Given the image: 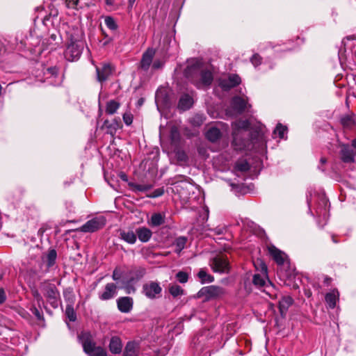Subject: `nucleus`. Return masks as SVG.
Instances as JSON below:
<instances>
[{
  "label": "nucleus",
  "mask_w": 356,
  "mask_h": 356,
  "mask_svg": "<svg viewBox=\"0 0 356 356\" xmlns=\"http://www.w3.org/2000/svg\"><path fill=\"white\" fill-rule=\"evenodd\" d=\"M184 74L198 88L209 86L213 81L212 72L209 70L204 69L199 61L188 65L185 70Z\"/></svg>",
  "instance_id": "f257e3e1"
},
{
  "label": "nucleus",
  "mask_w": 356,
  "mask_h": 356,
  "mask_svg": "<svg viewBox=\"0 0 356 356\" xmlns=\"http://www.w3.org/2000/svg\"><path fill=\"white\" fill-rule=\"evenodd\" d=\"M146 274V269L143 266L133 267L129 272V277L122 282L123 288L128 294L136 292L135 284H137Z\"/></svg>",
  "instance_id": "f03ea898"
},
{
  "label": "nucleus",
  "mask_w": 356,
  "mask_h": 356,
  "mask_svg": "<svg viewBox=\"0 0 356 356\" xmlns=\"http://www.w3.org/2000/svg\"><path fill=\"white\" fill-rule=\"evenodd\" d=\"M79 338L82 343L84 352L88 356H107L106 351L101 346H96L89 333L83 332Z\"/></svg>",
  "instance_id": "7ed1b4c3"
},
{
  "label": "nucleus",
  "mask_w": 356,
  "mask_h": 356,
  "mask_svg": "<svg viewBox=\"0 0 356 356\" xmlns=\"http://www.w3.org/2000/svg\"><path fill=\"white\" fill-rule=\"evenodd\" d=\"M261 274H254L253 276L252 282L254 285L258 287H265L264 291L267 294H268L270 297L275 296V298H276L275 294H272L273 291L275 289L274 286L267 279V267L264 264H261Z\"/></svg>",
  "instance_id": "20e7f679"
},
{
  "label": "nucleus",
  "mask_w": 356,
  "mask_h": 356,
  "mask_svg": "<svg viewBox=\"0 0 356 356\" xmlns=\"http://www.w3.org/2000/svg\"><path fill=\"white\" fill-rule=\"evenodd\" d=\"M84 42L81 40H73L71 39L70 43L67 46L64 56L68 61L77 60L83 50Z\"/></svg>",
  "instance_id": "39448f33"
},
{
  "label": "nucleus",
  "mask_w": 356,
  "mask_h": 356,
  "mask_svg": "<svg viewBox=\"0 0 356 356\" xmlns=\"http://www.w3.org/2000/svg\"><path fill=\"white\" fill-rule=\"evenodd\" d=\"M233 127V145L235 147H245L247 141L243 140L240 141V136L243 131H246L250 127V122L248 120H238L232 123Z\"/></svg>",
  "instance_id": "423d86ee"
},
{
  "label": "nucleus",
  "mask_w": 356,
  "mask_h": 356,
  "mask_svg": "<svg viewBox=\"0 0 356 356\" xmlns=\"http://www.w3.org/2000/svg\"><path fill=\"white\" fill-rule=\"evenodd\" d=\"M142 293L149 300H156L161 297L162 287L159 282L149 281L143 285Z\"/></svg>",
  "instance_id": "0eeeda50"
},
{
  "label": "nucleus",
  "mask_w": 356,
  "mask_h": 356,
  "mask_svg": "<svg viewBox=\"0 0 356 356\" xmlns=\"http://www.w3.org/2000/svg\"><path fill=\"white\" fill-rule=\"evenodd\" d=\"M210 266L215 273H228L230 266L227 257L223 255H218L210 261Z\"/></svg>",
  "instance_id": "6e6552de"
},
{
  "label": "nucleus",
  "mask_w": 356,
  "mask_h": 356,
  "mask_svg": "<svg viewBox=\"0 0 356 356\" xmlns=\"http://www.w3.org/2000/svg\"><path fill=\"white\" fill-rule=\"evenodd\" d=\"M106 218L104 216H98L87 221L83 224L79 230L82 232H95L104 227L106 225Z\"/></svg>",
  "instance_id": "1a4fd4ad"
},
{
  "label": "nucleus",
  "mask_w": 356,
  "mask_h": 356,
  "mask_svg": "<svg viewBox=\"0 0 356 356\" xmlns=\"http://www.w3.org/2000/svg\"><path fill=\"white\" fill-rule=\"evenodd\" d=\"M225 293V289L220 286L211 285L202 287L197 293L199 298H204L206 300L216 298Z\"/></svg>",
  "instance_id": "9d476101"
},
{
  "label": "nucleus",
  "mask_w": 356,
  "mask_h": 356,
  "mask_svg": "<svg viewBox=\"0 0 356 356\" xmlns=\"http://www.w3.org/2000/svg\"><path fill=\"white\" fill-rule=\"evenodd\" d=\"M97 80L102 83L106 81L114 72L115 68L110 63H102L101 66H96Z\"/></svg>",
  "instance_id": "9b49d317"
},
{
  "label": "nucleus",
  "mask_w": 356,
  "mask_h": 356,
  "mask_svg": "<svg viewBox=\"0 0 356 356\" xmlns=\"http://www.w3.org/2000/svg\"><path fill=\"white\" fill-rule=\"evenodd\" d=\"M45 297L54 308H57L60 304V293L54 284H49L45 289Z\"/></svg>",
  "instance_id": "f8f14e48"
},
{
  "label": "nucleus",
  "mask_w": 356,
  "mask_h": 356,
  "mask_svg": "<svg viewBox=\"0 0 356 356\" xmlns=\"http://www.w3.org/2000/svg\"><path fill=\"white\" fill-rule=\"evenodd\" d=\"M241 82V78L238 75L232 74H229L227 77L221 78L219 79V86L225 91L230 90L232 88L239 85Z\"/></svg>",
  "instance_id": "ddd939ff"
},
{
  "label": "nucleus",
  "mask_w": 356,
  "mask_h": 356,
  "mask_svg": "<svg viewBox=\"0 0 356 356\" xmlns=\"http://www.w3.org/2000/svg\"><path fill=\"white\" fill-rule=\"evenodd\" d=\"M231 107L236 113L241 114L248 108V107H250V105L248 104L245 99L236 96L232 99Z\"/></svg>",
  "instance_id": "4468645a"
},
{
  "label": "nucleus",
  "mask_w": 356,
  "mask_h": 356,
  "mask_svg": "<svg viewBox=\"0 0 356 356\" xmlns=\"http://www.w3.org/2000/svg\"><path fill=\"white\" fill-rule=\"evenodd\" d=\"M118 286L115 284L110 282L106 284L102 292L99 293V298L102 300H108L117 295Z\"/></svg>",
  "instance_id": "2eb2a0df"
},
{
  "label": "nucleus",
  "mask_w": 356,
  "mask_h": 356,
  "mask_svg": "<svg viewBox=\"0 0 356 356\" xmlns=\"http://www.w3.org/2000/svg\"><path fill=\"white\" fill-rule=\"evenodd\" d=\"M356 152L353 150V147L348 145H341L340 156L341 159L344 163H353L355 161V156Z\"/></svg>",
  "instance_id": "dca6fc26"
},
{
  "label": "nucleus",
  "mask_w": 356,
  "mask_h": 356,
  "mask_svg": "<svg viewBox=\"0 0 356 356\" xmlns=\"http://www.w3.org/2000/svg\"><path fill=\"white\" fill-rule=\"evenodd\" d=\"M330 204L325 197H321L318 205L316 209V215L318 218L327 220L329 216Z\"/></svg>",
  "instance_id": "f3484780"
},
{
  "label": "nucleus",
  "mask_w": 356,
  "mask_h": 356,
  "mask_svg": "<svg viewBox=\"0 0 356 356\" xmlns=\"http://www.w3.org/2000/svg\"><path fill=\"white\" fill-rule=\"evenodd\" d=\"M155 55V50L152 48H148L143 54L140 67L144 71H147L152 63L153 58Z\"/></svg>",
  "instance_id": "a211bd4d"
},
{
  "label": "nucleus",
  "mask_w": 356,
  "mask_h": 356,
  "mask_svg": "<svg viewBox=\"0 0 356 356\" xmlns=\"http://www.w3.org/2000/svg\"><path fill=\"white\" fill-rule=\"evenodd\" d=\"M134 301L131 297H120L117 300L118 309L122 313H129L133 308Z\"/></svg>",
  "instance_id": "6ab92c4d"
},
{
  "label": "nucleus",
  "mask_w": 356,
  "mask_h": 356,
  "mask_svg": "<svg viewBox=\"0 0 356 356\" xmlns=\"http://www.w3.org/2000/svg\"><path fill=\"white\" fill-rule=\"evenodd\" d=\"M108 348L112 354H120L122 350V342L119 337L113 336L111 338Z\"/></svg>",
  "instance_id": "aec40b11"
},
{
  "label": "nucleus",
  "mask_w": 356,
  "mask_h": 356,
  "mask_svg": "<svg viewBox=\"0 0 356 356\" xmlns=\"http://www.w3.org/2000/svg\"><path fill=\"white\" fill-rule=\"evenodd\" d=\"M268 251L273 259L278 265L284 264L286 255L283 252L275 246L268 247Z\"/></svg>",
  "instance_id": "412c9836"
},
{
  "label": "nucleus",
  "mask_w": 356,
  "mask_h": 356,
  "mask_svg": "<svg viewBox=\"0 0 356 356\" xmlns=\"http://www.w3.org/2000/svg\"><path fill=\"white\" fill-rule=\"evenodd\" d=\"M139 345L135 341H129L124 348L123 356H138Z\"/></svg>",
  "instance_id": "4be33fe9"
},
{
  "label": "nucleus",
  "mask_w": 356,
  "mask_h": 356,
  "mask_svg": "<svg viewBox=\"0 0 356 356\" xmlns=\"http://www.w3.org/2000/svg\"><path fill=\"white\" fill-rule=\"evenodd\" d=\"M341 124L345 130H352L355 129L356 122L353 115H345L341 118Z\"/></svg>",
  "instance_id": "5701e85b"
},
{
  "label": "nucleus",
  "mask_w": 356,
  "mask_h": 356,
  "mask_svg": "<svg viewBox=\"0 0 356 356\" xmlns=\"http://www.w3.org/2000/svg\"><path fill=\"white\" fill-rule=\"evenodd\" d=\"M293 300L291 297L282 296L279 300V309L282 316L285 315L289 307L293 304Z\"/></svg>",
  "instance_id": "b1692460"
},
{
  "label": "nucleus",
  "mask_w": 356,
  "mask_h": 356,
  "mask_svg": "<svg viewBox=\"0 0 356 356\" xmlns=\"http://www.w3.org/2000/svg\"><path fill=\"white\" fill-rule=\"evenodd\" d=\"M339 291L337 289H333L332 291L325 295V302L329 308L334 309L336 307L337 302L339 299Z\"/></svg>",
  "instance_id": "393cba45"
},
{
  "label": "nucleus",
  "mask_w": 356,
  "mask_h": 356,
  "mask_svg": "<svg viewBox=\"0 0 356 356\" xmlns=\"http://www.w3.org/2000/svg\"><path fill=\"white\" fill-rule=\"evenodd\" d=\"M136 234L141 242L145 243L149 241L152 237V232L149 229L143 227H139L136 229Z\"/></svg>",
  "instance_id": "a878e982"
},
{
  "label": "nucleus",
  "mask_w": 356,
  "mask_h": 356,
  "mask_svg": "<svg viewBox=\"0 0 356 356\" xmlns=\"http://www.w3.org/2000/svg\"><path fill=\"white\" fill-rule=\"evenodd\" d=\"M104 126L107 129V132L111 135H114L116 131L121 127L120 120L115 119L112 122L105 120Z\"/></svg>",
  "instance_id": "bb28decb"
},
{
  "label": "nucleus",
  "mask_w": 356,
  "mask_h": 356,
  "mask_svg": "<svg viewBox=\"0 0 356 356\" xmlns=\"http://www.w3.org/2000/svg\"><path fill=\"white\" fill-rule=\"evenodd\" d=\"M206 137L211 142H216L221 137V132L218 128L212 127L207 131Z\"/></svg>",
  "instance_id": "cd10ccee"
},
{
  "label": "nucleus",
  "mask_w": 356,
  "mask_h": 356,
  "mask_svg": "<svg viewBox=\"0 0 356 356\" xmlns=\"http://www.w3.org/2000/svg\"><path fill=\"white\" fill-rule=\"evenodd\" d=\"M193 104V99L188 95H184L179 101L178 106L183 111L188 110Z\"/></svg>",
  "instance_id": "c85d7f7f"
},
{
  "label": "nucleus",
  "mask_w": 356,
  "mask_h": 356,
  "mask_svg": "<svg viewBox=\"0 0 356 356\" xmlns=\"http://www.w3.org/2000/svg\"><path fill=\"white\" fill-rule=\"evenodd\" d=\"M164 222L165 216L160 213H155L152 214L149 224L152 227H158L163 225Z\"/></svg>",
  "instance_id": "c756f323"
},
{
  "label": "nucleus",
  "mask_w": 356,
  "mask_h": 356,
  "mask_svg": "<svg viewBox=\"0 0 356 356\" xmlns=\"http://www.w3.org/2000/svg\"><path fill=\"white\" fill-rule=\"evenodd\" d=\"M197 277L202 284L211 283L214 280L213 276L209 274L204 268H201L197 273Z\"/></svg>",
  "instance_id": "7c9ffc66"
},
{
  "label": "nucleus",
  "mask_w": 356,
  "mask_h": 356,
  "mask_svg": "<svg viewBox=\"0 0 356 356\" xmlns=\"http://www.w3.org/2000/svg\"><path fill=\"white\" fill-rule=\"evenodd\" d=\"M120 236L122 240L129 244H134L136 241V235L133 231H122Z\"/></svg>",
  "instance_id": "2f4dec72"
},
{
  "label": "nucleus",
  "mask_w": 356,
  "mask_h": 356,
  "mask_svg": "<svg viewBox=\"0 0 356 356\" xmlns=\"http://www.w3.org/2000/svg\"><path fill=\"white\" fill-rule=\"evenodd\" d=\"M57 258V252L54 249H51L48 251L46 255V261L47 267L50 268L55 264Z\"/></svg>",
  "instance_id": "473e14b6"
},
{
  "label": "nucleus",
  "mask_w": 356,
  "mask_h": 356,
  "mask_svg": "<svg viewBox=\"0 0 356 356\" xmlns=\"http://www.w3.org/2000/svg\"><path fill=\"white\" fill-rule=\"evenodd\" d=\"M65 315L70 321H75L76 320V314L73 307V300L70 304H67L65 309Z\"/></svg>",
  "instance_id": "72a5a7b5"
},
{
  "label": "nucleus",
  "mask_w": 356,
  "mask_h": 356,
  "mask_svg": "<svg viewBox=\"0 0 356 356\" xmlns=\"http://www.w3.org/2000/svg\"><path fill=\"white\" fill-rule=\"evenodd\" d=\"M187 242V238L185 236H179L176 238L175 241V252L179 254L181 250L184 248Z\"/></svg>",
  "instance_id": "f704fd0d"
},
{
  "label": "nucleus",
  "mask_w": 356,
  "mask_h": 356,
  "mask_svg": "<svg viewBox=\"0 0 356 356\" xmlns=\"http://www.w3.org/2000/svg\"><path fill=\"white\" fill-rule=\"evenodd\" d=\"M120 107V103L115 101V100H111L107 102L106 104V112L107 114L113 115Z\"/></svg>",
  "instance_id": "c9c22d12"
},
{
  "label": "nucleus",
  "mask_w": 356,
  "mask_h": 356,
  "mask_svg": "<svg viewBox=\"0 0 356 356\" xmlns=\"http://www.w3.org/2000/svg\"><path fill=\"white\" fill-rule=\"evenodd\" d=\"M129 185L134 192H145L149 191L152 188V185L138 184L132 182H130Z\"/></svg>",
  "instance_id": "e433bc0d"
},
{
  "label": "nucleus",
  "mask_w": 356,
  "mask_h": 356,
  "mask_svg": "<svg viewBox=\"0 0 356 356\" xmlns=\"http://www.w3.org/2000/svg\"><path fill=\"white\" fill-rule=\"evenodd\" d=\"M170 138L173 145H177L180 140V133L176 127H172L170 129Z\"/></svg>",
  "instance_id": "4c0bfd02"
},
{
  "label": "nucleus",
  "mask_w": 356,
  "mask_h": 356,
  "mask_svg": "<svg viewBox=\"0 0 356 356\" xmlns=\"http://www.w3.org/2000/svg\"><path fill=\"white\" fill-rule=\"evenodd\" d=\"M235 169L240 172H246L249 170L250 165L246 160H240L236 163Z\"/></svg>",
  "instance_id": "58836bf2"
},
{
  "label": "nucleus",
  "mask_w": 356,
  "mask_h": 356,
  "mask_svg": "<svg viewBox=\"0 0 356 356\" xmlns=\"http://www.w3.org/2000/svg\"><path fill=\"white\" fill-rule=\"evenodd\" d=\"M104 23L106 26L111 31H115L118 27L114 18L111 16H106L105 17Z\"/></svg>",
  "instance_id": "ea45409f"
},
{
  "label": "nucleus",
  "mask_w": 356,
  "mask_h": 356,
  "mask_svg": "<svg viewBox=\"0 0 356 356\" xmlns=\"http://www.w3.org/2000/svg\"><path fill=\"white\" fill-rule=\"evenodd\" d=\"M287 131V127L283 126L282 124H278L273 131L274 135H277L280 138L282 139L284 138V134Z\"/></svg>",
  "instance_id": "a19ab883"
},
{
  "label": "nucleus",
  "mask_w": 356,
  "mask_h": 356,
  "mask_svg": "<svg viewBox=\"0 0 356 356\" xmlns=\"http://www.w3.org/2000/svg\"><path fill=\"white\" fill-rule=\"evenodd\" d=\"M169 292L173 297H177L183 294V289L177 284H173L169 287Z\"/></svg>",
  "instance_id": "79ce46f5"
},
{
  "label": "nucleus",
  "mask_w": 356,
  "mask_h": 356,
  "mask_svg": "<svg viewBox=\"0 0 356 356\" xmlns=\"http://www.w3.org/2000/svg\"><path fill=\"white\" fill-rule=\"evenodd\" d=\"M176 278L180 283H186L188 280V275L185 272L179 271L177 273Z\"/></svg>",
  "instance_id": "37998d69"
},
{
  "label": "nucleus",
  "mask_w": 356,
  "mask_h": 356,
  "mask_svg": "<svg viewBox=\"0 0 356 356\" xmlns=\"http://www.w3.org/2000/svg\"><path fill=\"white\" fill-rule=\"evenodd\" d=\"M122 276V271L120 268H115L113 271L112 279L116 282H119Z\"/></svg>",
  "instance_id": "c03bdc74"
},
{
  "label": "nucleus",
  "mask_w": 356,
  "mask_h": 356,
  "mask_svg": "<svg viewBox=\"0 0 356 356\" xmlns=\"http://www.w3.org/2000/svg\"><path fill=\"white\" fill-rule=\"evenodd\" d=\"M79 0H66L65 4L68 8L79 9Z\"/></svg>",
  "instance_id": "a18cd8bd"
},
{
  "label": "nucleus",
  "mask_w": 356,
  "mask_h": 356,
  "mask_svg": "<svg viewBox=\"0 0 356 356\" xmlns=\"http://www.w3.org/2000/svg\"><path fill=\"white\" fill-rule=\"evenodd\" d=\"M64 296L65 300L68 302V304H70L72 299L73 301L74 300V296L72 293V290L69 289L64 291Z\"/></svg>",
  "instance_id": "49530a36"
},
{
  "label": "nucleus",
  "mask_w": 356,
  "mask_h": 356,
  "mask_svg": "<svg viewBox=\"0 0 356 356\" xmlns=\"http://www.w3.org/2000/svg\"><path fill=\"white\" fill-rule=\"evenodd\" d=\"M164 193L163 188H159L154 190L151 194L148 195L147 197L154 198L161 196Z\"/></svg>",
  "instance_id": "de8ad7c7"
},
{
  "label": "nucleus",
  "mask_w": 356,
  "mask_h": 356,
  "mask_svg": "<svg viewBox=\"0 0 356 356\" xmlns=\"http://www.w3.org/2000/svg\"><path fill=\"white\" fill-rule=\"evenodd\" d=\"M250 61L254 66L257 67L261 64V58L259 56V54H256L252 56Z\"/></svg>",
  "instance_id": "09e8293b"
},
{
  "label": "nucleus",
  "mask_w": 356,
  "mask_h": 356,
  "mask_svg": "<svg viewBox=\"0 0 356 356\" xmlns=\"http://www.w3.org/2000/svg\"><path fill=\"white\" fill-rule=\"evenodd\" d=\"M123 120L127 125H130L133 122V115L131 113L123 114Z\"/></svg>",
  "instance_id": "8fccbe9b"
},
{
  "label": "nucleus",
  "mask_w": 356,
  "mask_h": 356,
  "mask_svg": "<svg viewBox=\"0 0 356 356\" xmlns=\"http://www.w3.org/2000/svg\"><path fill=\"white\" fill-rule=\"evenodd\" d=\"M58 74V69L55 67H49L47 69V71L44 72L45 75H50L51 76H55Z\"/></svg>",
  "instance_id": "3c124183"
},
{
  "label": "nucleus",
  "mask_w": 356,
  "mask_h": 356,
  "mask_svg": "<svg viewBox=\"0 0 356 356\" xmlns=\"http://www.w3.org/2000/svg\"><path fill=\"white\" fill-rule=\"evenodd\" d=\"M163 66V62L161 60L156 59L152 63V68L154 70H159Z\"/></svg>",
  "instance_id": "603ef678"
},
{
  "label": "nucleus",
  "mask_w": 356,
  "mask_h": 356,
  "mask_svg": "<svg viewBox=\"0 0 356 356\" xmlns=\"http://www.w3.org/2000/svg\"><path fill=\"white\" fill-rule=\"evenodd\" d=\"M32 293L34 298L35 299L38 304H40V302H43L42 297L37 290L33 291Z\"/></svg>",
  "instance_id": "864d4df0"
},
{
  "label": "nucleus",
  "mask_w": 356,
  "mask_h": 356,
  "mask_svg": "<svg viewBox=\"0 0 356 356\" xmlns=\"http://www.w3.org/2000/svg\"><path fill=\"white\" fill-rule=\"evenodd\" d=\"M177 157L178 160L181 161H185L187 159L186 154L183 151H178L177 153Z\"/></svg>",
  "instance_id": "5fc2aeb1"
},
{
  "label": "nucleus",
  "mask_w": 356,
  "mask_h": 356,
  "mask_svg": "<svg viewBox=\"0 0 356 356\" xmlns=\"http://www.w3.org/2000/svg\"><path fill=\"white\" fill-rule=\"evenodd\" d=\"M33 314L35 315V316L38 319V320H40L42 318V313L39 311V309L36 307H33L32 309H31Z\"/></svg>",
  "instance_id": "6e6d98bb"
},
{
  "label": "nucleus",
  "mask_w": 356,
  "mask_h": 356,
  "mask_svg": "<svg viewBox=\"0 0 356 356\" xmlns=\"http://www.w3.org/2000/svg\"><path fill=\"white\" fill-rule=\"evenodd\" d=\"M6 300V295L3 288H0V304H3Z\"/></svg>",
  "instance_id": "4d7b16f0"
},
{
  "label": "nucleus",
  "mask_w": 356,
  "mask_h": 356,
  "mask_svg": "<svg viewBox=\"0 0 356 356\" xmlns=\"http://www.w3.org/2000/svg\"><path fill=\"white\" fill-rule=\"evenodd\" d=\"M225 229L222 227H217L213 229H211L216 234L220 235L222 234L225 232Z\"/></svg>",
  "instance_id": "13d9d810"
},
{
  "label": "nucleus",
  "mask_w": 356,
  "mask_h": 356,
  "mask_svg": "<svg viewBox=\"0 0 356 356\" xmlns=\"http://www.w3.org/2000/svg\"><path fill=\"white\" fill-rule=\"evenodd\" d=\"M326 162H327V159L325 158H324V157H322L320 159L321 165L318 166V169L322 170V171H324L325 169L322 168V165H324Z\"/></svg>",
  "instance_id": "bf43d9fd"
},
{
  "label": "nucleus",
  "mask_w": 356,
  "mask_h": 356,
  "mask_svg": "<svg viewBox=\"0 0 356 356\" xmlns=\"http://www.w3.org/2000/svg\"><path fill=\"white\" fill-rule=\"evenodd\" d=\"M116 0H105V3L108 6H114Z\"/></svg>",
  "instance_id": "052dcab7"
},
{
  "label": "nucleus",
  "mask_w": 356,
  "mask_h": 356,
  "mask_svg": "<svg viewBox=\"0 0 356 356\" xmlns=\"http://www.w3.org/2000/svg\"><path fill=\"white\" fill-rule=\"evenodd\" d=\"M120 178H121L123 181H128L127 176L124 173L122 172V173L120 175Z\"/></svg>",
  "instance_id": "680f3d73"
},
{
  "label": "nucleus",
  "mask_w": 356,
  "mask_h": 356,
  "mask_svg": "<svg viewBox=\"0 0 356 356\" xmlns=\"http://www.w3.org/2000/svg\"><path fill=\"white\" fill-rule=\"evenodd\" d=\"M135 1H136V0H128L129 7L131 8L133 7Z\"/></svg>",
  "instance_id": "e2e57ef3"
},
{
  "label": "nucleus",
  "mask_w": 356,
  "mask_h": 356,
  "mask_svg": "<svg viewBox=\"0 0 356 356\" xmlns=\"http://www.w3.org/2000/svg\"><path fill=\"white\" fill-rule=\"evenodd\" d=\"M352 145L353 147L356 148V138L353 140Z\"/></svg>",
  "instance_id": "0e129e2a"
},
{
  "label": "nucleus",
  "mask_w": 356,
  "mask_h": 356,
  "mask_svg": "<svg viewBox=\"0 0 356 356\" xmlns=\"http://www.w3.org/2000/svg\"><path fill=\"white\" fill-rule=\"evenodd\" d=\"M197 118H198V120H200V122H198V124H200L202 123V120L201 119L200 117L197 116Z\"/></svg>",
  "instance_id": "69168bd1"
},
{
  "label": "nucleus",
  "mask_w": 356,
  "mask_h": 356,
  "mask_svg": "<svg viewBox=\"0 0 356 356\" xmlns=\"http://www.w3.org/2000/svg\"><path fill=\"white\" fill-rule=\"evenodd\" d=\"M332 241L335 243H338V241L334 238V236H332Z\"/></svg>",
  "instance_id": "338daca9"
},
{
  "label": "nucleus",
  "mask_w": 356,
  "mask_h": 356,
  "mask_svg": "<svg viewBox=\"0 0 356 356\" xmlns=\"http://www.w3.org/2000/svg\"><path fill=\"white\" fill-rule=\"evenodd\" d=\"M206 213H207V218H208V216H209V209H208V208H207V209H206Z\"/></svg>",
  "instance_id": "774afa93"
}]
</instances>
